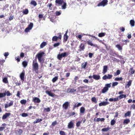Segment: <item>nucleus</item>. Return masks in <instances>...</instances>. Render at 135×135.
<instances>
[{
	"mask_svg": "<svg viewBox=\"0 0 135 135\" xmlns=\"http://www.w3.org/2000/svg\"><path fill=\"white\" fill-rule=\"evenodd\" d=\"M68 55L67 52H63L61 54H58L57 55V58L59 60H61L62 57H65Z\"/></svg>",
	"mask_w": 135,
	"mask_h": 135,
	"instance_id": "nucleus-1",
	"label": "nucleus"
},
{
	"mask_svg": "<svg viewBox=\"0 0 135 135\" xmlns=\"http://www.w3.org/2000/svg\"><path fill=\"white\" fill-rule=\"evenodd\" d=\"M44 54L45 53L44 52H42L39 53L36 56H37L39 61L40 62H41L42 61V57Z\"/></svg>",
	"mask_w": 135,
	"mask_h": 135,
	"instance_id": "nucleus-2",
	"label": "nucleus"
},
{
	"mask_svg": "<svg viewBox=\"0 0 135 135\" xmlns=\"http://www.w3.org/2000/svg\"><path fill=\"white\" fill-rule=\"evenodd\" d=\"M108 2V1L107 0H103L98 4L97 6H102L104 7L107 5Z\"/></svg>",
	"mask_w": 135,
	"mask_h": 135,
	"instance_id": "nucleus-3",
	"label": "nucleus"
},
{
	"mask_svg": "<svg viewBox=\"0 0 135 135\" xmlns=\"http://www.w3.org/2000/svg\"><path fill=\"white\" fill-rule=\"evenodd\" d=\"M32 66L33 69L35 71L38 70V64L37 62L35 63L34 61H33V62Z\"/></svg>",
	"mask_w": 135,
	"mask_h": 135,
	"instance_id": "nucleus-4",
	"label": "nucleus"
},
{
	"mask_svg": "<svg viewBox=\"0 0 135 135\" xmlns=\"http://www.w3.org/2000/svg\"><path fill=\"white\" fill-rule=\"evenodd\" d=\"M112 76L113 75H112L108 74L107 75H105L104 76L102 77V79L104 80H105L107 79H110Z\"/></svg>",
	"mask_w": 135,
	"mask_h": 135,
	"instance_id": "nucleus-5",
	"label": "nucleus"
},
{
	"mask_svg": "<svg viewBox=\"0 0 135 135\" xmlns=\"http://www.w3.org/2000/svg\"><path fill=\"white\" fill-rule=\"evenodd\" d=\"M11 113H6L5 114L3 115L2 118L3 120L9 117Z\"/></svg>",
	"mask_w": 135,
	"mask_h": 135,
	"instance_id": "nucleus-6",
	"label": "nucleus"
},
{
	"mask_svg": "<svg viewBox=\"0 0 135 135\" xmlns=\"http://www.w3.org/2000/svg\"><path fill=\"white\" fill-rule=\"evenodd\" d=\"M87 43L88 45H90L91 46H93L95 47H97L98 45L96 44H93L90 40H89L87 41Z\"/></svg>",
	"mask_w": 135,
	"mask_h": 135,
	"instance_id": "nucleus-7",
	"label": "nucleus"
},
{
	"mask_svg": "<svg viewBox=\"0 0 135 135\" xmlns=\"http://www.w3.org/2000/svg\"><path fill=\"white\" fill-rule=\"evenodd\" d=\"M84 88V86H80L78 87L77 89H78V90L79 91L80 93H82L83 92L85 91V90L83 89Z\"/></svg>",
	"mask_w": 135,
	"mask_h": 135,
	"instance_id": "nucleus-8",
	"label": "nucleus"
},
{
	"mask_svg": "<svg viewBox=\"0 0 135 135\" xmlns=\"http://www.w3.org/2000/svg\"><path fill=\"white\" fill-rule=\"evenodd\" d=\"M32 101L34 103H40L41 102V100L38 98L34 97Z\"/></svg>",
	"mask_w": 135,
	"mask_h": 135,
	"instance_id": "nucleus-9",
	"label": "nucleus"
},
{
	"mask_svg": "<svg viewBox=\"0 0 135 135\" xmlns=\"http://www.w3.org/2000/svg\"><path fill=\"white\" fill-rule=\"evenodd\" d=\"M74 124L72 121H71L68 123V127L69 129H71L74 127Z\"/></svg>",
	"mask_w": 135,
	"mask_h": 135,
	"instance_id": "nucleus-10",
	"label": "nucleus"
},
{
	"mask_svg": "<svg viewBox=\"0 0 135 135\" xmlns=\"http://www.w3.org/2000/svg\"><path fill=\"white\" fill-rule=\"evenodd\" d=\"M69 105V103L68 102H67L65 103L63 105V107L65 109H67Z\"/></svg>",
	"mask_w": 135,
	"mask_h": 135,
	"instance_id": "nucleus-11",
	"label": "nucleus"
},
{
	"mask_svg": "<svg viewBox=\"0 0 135 135\" xmlns=\"http://www.w3.org/2000/svg\"><path fill=\"white\" fill-rule=\"evenodd\" d=\"M109 104V103L107 102H103L100 103L99 104V106H105Z\"/></svg>",
	"mask_w": 135,
	"mask_h": 135,
	"instance_id": "nucleus-12",
	"label": "nucleus"
},
{
	"mask_svg": "<svg viewBox=\"0 0 135 135\" xmlns=\"http://www.w3.org/2000/svg\"><path fill=\"white\" fill-rule=\"evenodd\" d=\"M100 76L99 75H93V78L96 80H99L100 79Z\"/></svg>",
	"mask_w": 135,
	"mask_h": 135,
	"instance_id": "nucleus-13",
	"label": "nucleus"
},
{
	"mask_svg": "<svg viewBox=\"0 0 135 135\" xmlns=\"http://www.w3.org/2000/svg\"><path fill=\"white\" fill-rule=\"evenodd\" d=\"M25 73L24 71H23L20 74V78L21 80L23 81H24V80Z\"/></svg>",
	"mask_w": 135,
	"mask_h": 135,
	"instance_id": "nucleus-14",
	"label": "nucleus"
},
{
	"mask_svg": "<svg viewBox=\"0 0 135 135\" xmlns=\"http://www.w3.org/2000/svg\"><path fill=\"white\" fill-rule=\"evenodd\" d=\"M55 2L56 3L61 5L64 2L63 0H56Z\"/></svg>",
	"mask_w": 135,
	"mask_h": 135,
	"instance_id": "nucleus-15",
	"label": "nucleus"
},
{
	"mask_svg": "<svg viewBox=\"0 0 135 135\" xmlns=\"http://www.w3.org/2000/svg\"><path fill=\"white\" fill-rule=\"evenodd\" d=\"M46 93L50 96L52 97H53L54 96V94L50 91H46Z\"/></svg>",
	"mask_w": 135,
	"mask_h": 135,
	"instance_id": "nucleus-16",
	"label": "nucleus"
},
{
	"mask_svg": "<svg viewBox=\"0 0 135 135\" xmlns=\"http://www.w3.org/2000/svg\"><path fill=\"white\" fill-rule=\"evenodd\" d=\"M76 91V89L74 88L73 89L68 88L67 89V91L68 93H73Z\"/></svg>",
	"mask_w": 135,
	"mask_h": 135,
	"instance_id": "nucleus-17",
	"label": "nucleus"
},
{
	"mask_svg": "<svg viewBox=\"0 0 135 135\" xmlns=\"http://www.w3.org/2000/svg\"><path fill=\"white\" fill-rule=\"evenodd\" d=\"M132 80H130L127 83V84L126 85V88L127 87V88H129V86H130L132 84Z\"/></svg>",
	"mask_w": 135,
	"mask_h": 135,
	"instance_id": "nucleus-18",
	"label": "nucleus"
},
{
	"mask_svg": "<svg viewBox=\"0 0 135 135\" xmlns=\"http://www.w3.org/2000/svg\"><path fill=\"white\" fill-rule=\"evenodd\" d=\"M108 69V67L107 66H103V73L105 74L107 71Z\"/></svg>",
	"mask_w": 135,
	"mask_h": 135,
	"instance_id": "nucleus-19",
	"label": "nucleus"
},
{
	"mask_svg": "<svg viewBox=\"0 0 135 135\" xmlns=\"http://www.w3.org/2000/svg\"><path fill=\"white\" fill-rule=\"evenodd\" d=\"M130 24L131 27H134V26L135 22L134 20H131L130 21Z\"/></svg>",
	"mask_w": 135,
	"mask_h": 135,
	"instance_id": "nucleus-20",
	"label": "nucleus"
},
{
	"mask_svg": "<svg viewBox=\"0 0 135 135\" xmlns=\"http://www.w3.org/2000/svg\"><path fill=\"white\" fill-rule=\"evenodd\" d=\"M118 99H120L123 98H126V95L122 94L118 97Z\"/></svg>",
	"mask_w": 135,
	"mask_h": 135,
	"instance_id": "nucleus-21",
	"label": "nucleus"
},
{
	"mask_svg": "<svg viewBox=\"0 0 135 135\" xmlns=\"http://www.w3.org/2000/svg\"><path fill=\"white\" fill-rule=\"evenodd\" d=\"M105 120V119L104 118H97L95 120V121H97V122H99V121H101V122H103Z\"/></svg>",
	"mask_w": 135,
	"mask_h": 135,
	"instance_id": "nucleus-22",
	"label": "nucleus"
},
{
	"mask_svg": "<svg viewBox=\"0 0 135 135\" xmlns=\"http://www.w3.org/2000/svg\"><path fill=\"white\" fill-rule=\"evenodd\" d=\"M28 64V62L26 61H24L22 62V65L23 66L24 68H26Z\"/></svg>",
	"mask_w": 135,
	"mask_h": 135,
	"instance_id": "nucleus-23",
	"label": "nucleus"
},
{
	"mask_svg": "<svg viewBox=\"0 0 135 135\" xmlns=\"http://www.w3.org/2000/svg\"><path fill=\"white\" fill-rule=\"evenodd\" d=\"M130 122V120L129 119H126L124 120L123 122L124 124H127Z\"/></svg>",
	"mask_w": 135,
	"mask_h": 135,
	"instance_id": "nucleus-24",
	"label": "nucleus"
},
{
	"mask_svg": "<svg viewBox=\"0 0 135 135\" xmlns=\"http://www.w3.org/2000/svg\"><path fill=\"white\" fill-rule=\"evenodd\" d=\"M108 90V89H107L106 87H104L102 90V93H104L106 92Z\"/></svg>",
	"mask_w": 135,
	"mask_h": 135,
	"instance_id": "nucleus-25",
	"label": "nucleus"
},
{
	"mask_svg": "<svg viewBox=\"0 0 135 135\" xmlns=\"http://www.w3.org/2000/svg\"><path fill=\"white\" fill-rule=\"evenodd\" d=\"M81 105V103H76L74 105V106L73 109H74L76 107H78Z\"/></svg>",
	"mask_w": 135,
	"mask_h": 135,
	"instance_id": "nucleus-26",
	"label": "nucleus"
},
{
	"mask_svg": "<svg viewBox=\"0 0 135 135\" xmlns=\"http://www.w3.org/2000/svg\"><path fill=\"white\" fill-rule=\"evenodd\" d=\"M47 45V43L46 42H42L40 45V48H43L45 46Z\"/></svg>",
	"mask_w": 135,
	"mask_h": 135,
	"instance_id": "nucleus-27",
	"label": "nucleus"
},
{
	"mask_svg": "<svg viewBox=\"0 0 135 135\" xmlns=\"http://www.w3.org/2000/svg\"><path fill=\"white\" fill-rule=\"evenodd\" d=\"M129 72L130 73V75H132L134 73L135 70L133 69V68H132L130 69Z\"/></svg>",
	"mask_w": 135,
	"mask_h": 135,
	"instance_id": "nucleus-28",
	"label": "nucleus"
},
{
	"mask_svg": "<svg viewBox=\"0 0 135 135\" xmlns=\"http://www.w3.org/2000/svg\"><path fill=\"white\" fill-rule=\"evenodd\" d=\"M85 110V108L83 107H81L80 109V113H83Z\"/></svg>",
	"mask_w": 135,
	"mask_h": 135,
	"instance_id": "nucleus-29",
	"label": "nucleus"
},
{
	"mask_svg": "<svg viewBox=\"0 0 135 135\" xmlns=\"http://www.w3.org/2000/svg\"><path fill=\"white\" fill-rule=\"evenodd\" d=\"M87 65V62H85L83 63L81 65V67L82 68L85 69Z\"/></svg>",
	"mask_w": 135,
	"mask_h": 135,
	"instance_id": "nucleus-30",
	"label": "nucleus"
},
{
	"mask_svg": "<svg viewBox=\"0 0 135 135\" xmlns=\"http://www.w3.org/2000/svg\"><path fill=\"white\" fill-rule=\"evenodd\" d=\"M80 49L81 50H84V45L82 43L81 44L80 46Z\"/></svg>",
	"mask_w": 135,
	"mask_h": 135,
	"instance_id": "nucleus-31",
	"label": "nucleus"
},
{
	"mask_svg": "<svg viewBox=\"0 0 135 135\" xmlns=\"http://www.w3.org/2000/svg\"><path fill=\"white\" fill-rule=\"evenodd\" d=\"M110 129V128L109 127L107 128H104L102 129V131L103 132H107Z\"/></svg>",
	"mask_w": 135,
	"mask_h": 135,
	"instance_id": "nucleus-32",
	"label": "nucleus"
},
{
	"mask_svg": "<svg viewBox=\"0 0 135 135\" xmlns=\"http://www.w3.org/2000/svg\"><path fill=\"white\" fill-rule=\"evenodd\" d=\"M63 5L62 6V9H65L66 8V2H64L63 3Z\"/></svg>",
	"mask_w": 135,
	"mask_h": 135,
	"instance_id": "nucleus-33",
	"label": "nucleus"
},
{
	"mask_svg": "<svg viewBox=\"0 0 135 135\" xmlns=\"http://www.w3.org/2000/svg\"><path fill=\"white\" fill-rule=\"evenodd\" d=\"M131 112L130 111H128L124 114V116L125 117L129 116L131 115Z\"/></svg>",
	"mask_w": 135,
	"mask_h": 135,
	"instance_id": "nucleus-34",
	"label": "nucleus"
},
{
	"mask_svg": "<svg viewBox=\"0 0 135 135\" xmlns=\"http://www.w3.org/2000/svg\"><path fill=\"white\" fill-rule=\"evenodd\" d=\"M33 26V24L32 23H31L28 25V28H29L30 30H31Z\"/></svg>",
	"mask_w": 135,
	"mask_h": 135,
	"instance_id": "nucleus-35",
	"label": "nucleus"
},
{
	"mask_svg": "<svg viewBox=\"0 0 135 135\" xmlns=\"http://www.w3.org/2000/svg\"><path fill=\"white\" fill-rule=\"evenodd\" d=\"M105 35V33L104 32H102L99 33L98 34V36L100 37H102L104 36Z\"/></svg>",
	"mask_w": 135,
	"mask_h": 135,
	"instance_id": "nucleus-36",
	"label": "nucleus"
},
{
	"mask_svg": "<svg viewBox=\"0 0 135 135\" xmlns=\"http://www.w3.org/2000/svg\"><path fill=\"white\" fill-rule=\"evenodd\" d=\"M42 120V119H37L34 122V123H36L41 121Z\"/></svg>",
	"mask_w": 135,
	"mask_h": 135,
	"instance_id": "nucleus-37",
	"label": "nucleus"
},
{
	"mask_svg": "<svg viewBox=\"0 0 135 135\" xmlns=\"http://www.w3.org/2000/svg\"><path fill=\"white\" fill-rule=\"evenodd\" d=\"M116 48H117L119 50H122V47L119 44H117L115 46Z\"/></svg>",
	"mask_w": 135,
	"mask_h": 135,
	"instance_id": "nucleus-38",
	"label": "nucleus"
},
{
	"mask_svg": "<svg viewBox=\"0 0 135 135\" xmlns=\"http://www.w3.org/2000/svg\"><path fill=\"white\" fill-rule=\"evenodd\" d=\"M4 93H6V95H7V96H10L11 95V94L8 91L6 90Z\"/></svg>",
	"mask_w": 135,
	"mask_h": 135,
	"instance_id": "nucleus-39",
	"label": "nucleus"
},
{
	"mask_svg": "<svg viewBox=\"0 0 135 135\" xmlns=\"http://www.w3.org/2000/svg\"><path fill=\"white\" fill-rule=\"evenodd\" d=\"M6 96V94L4 93H0V98L4 97Z\"/></svg>",
	"mask_w": 135,
	"mask_h": 135,
	"instance_id": "nucleus-40",
	"label": "nucleus"
},
{
	"mask_svg": "<svg viewBox=\"0 0 135 135\" xmlns=\"http://www.w3.org/2000/svg\"><path fill=\"white\" fill-rule=\"evenodd\" d=\"M58 39V37H57L56 36H55L53 37L52 40L53 41H56Z\"/></svg>",
	"mask_w": 135,
	"mask_h": 135,
	"instance_id": "nucleus-41",
	"label": "nucleus"
},
{
	"mask_svg": "<svg viewBox=\"0 0 135 135\" xmlns=\"http://www.w3.org/2000/svg\"><path fill=\"white\" fill-rule=\"evenodd\" d=\"M31 4L33 5L34 6H36L37 5V3L34 0L32 1L31 3Z\"/></svg>",
	"mask_w": 135,
	"mask_h": 135,
	"instance_id": "nucleus-42",
	"label": "nucleus"
},
{
	"mask_svg": "<svg viewBox=\"0 0 135 135\" xmlns=\"http://www.w3.org/2000/svg\"><path fill=\"white\" fill-rule=\"evenodd\" d=\"M58 78L57 76H56L54 78L52 79V81L53 82H55L58 79Z\"/></svg>",
	"mask_w": 135,
	"mask_h": 135,
	"instance_id": "nucleus-43",
	"label": "nucleus"
},
{
	"mask_svg": "<svg viewBox=\"0 0 135 135\" xmlns=\"http://www.w3.org/2000/svg\"><path fill=\"white\" fill-rule=\"evenodd\" d=\"M3 81L5 83H8L7 78L6 77L4 78L3 79Z\"/></svg>",
	"mask_w": 135,
	"mask_h": 135,
	"instance_id": "nucleus-44",
	"label": "nucleus"
},
{
	"mask_svg": "<svg viewBox=\"0 0 135 135\" xmlns=\"http://www.w3.org/2000/svg\"><path fill=\"white\" fill-rule=\"evenodd\" d=\"M116 122L115 120L114 119L111 120L110 122V124L112 126L114 125Z\"/></svg>",
	"mask_w": 135,
	"mask_h": 135,
	"instance_id": "nucleus-45",
	"label": "nucleus"
},
{
	"mask_svg": "<svg viewBox=\"0 0 135 135\" xmlns=\"http://www.w3.org/2000/svg\"><path fill=\"white\" fill-rule=\"evenodd\" d=\"M91 100L92 102H94L95 103L97 102L96 98L95 97H94L92 98H91Z\"/></svg>",
	"mask_w": 135,
	"mask_h": 135,
	"instance_id": "nucleus-46",
	"label": "nucleus"
},
{
	"mask_svg": "<svg viewBox=\"0 0 135 135\" xmlns=\"http://www.w3.org/2000/svg\"><path fill=\"white\" fill-rule=\"evenodd\" d=\"M26 100H21L20 103L21 104H25L26 103Z\"/></svg>",
	"mask_w": 135,
	"mask_h": 135,
	"instance_id": "nucleus-47",
	"label": "nucleus"
},
{
	"mask_svg": "<svg viewBox=\"0 0 135 135\" xmlns=\"http://www.w3.org/2000/svg\"><path fill=\"white\" fill-rule=\"evenodd\" d=\"M23 12L24 13V14L26 15H27L28 13V10L27 9H26L23 11Z\"/></svg>",
	"mask_w": 135,
	"mask_h": 135,
	"instance_id": "nucleus-48",
	"label": "nucleus"
},
{
	"mask_svg": "<svg viewBox=\"0 0 135 135\" xmlns=\"http://www.w3.org/2000/svg\"><path fill=\"white\" fill-rule=\"evenodd\" d=\"M111 83H109V84H106L105 85V87H106L108 89L109 88H110L111 86Z\"/></svg>",
	"mask_w": 135,
	"mask_h": 135,
	"instance_id": "nucleus-49",
	"label": "nucleus"
},
{
	"mask_svg": "<svg viewBox=\"0 0 135 135\" xmlns=\"http://www.w3.org/2000/svg\"><path fill=\"white\" fill-rule=\"evenodd\" d=\"M122 79L123 78L122 77L116 78H115L114 80L115 81H119L122 80Z\"/></svg>",
	"mask_w": 135,
	"mask_h": 135,
	"instance_id": "nucleus-50",
	"label": "nucleus"
},
{
	"mask_svg": "<svg viewBox=\"0 0 135 135\" xmlns=\"http://www.w3.org/2000/svg\"><path fill=\"white\" fill-rule=\"evenodd\" d=\"M21 116L23 117H26L28 116V114L25 113H23L21 114Z\"/></svg>",
	"mask_w": 135,
	"mask_h": 135,
	"instance_id": "nucleus-51",
	"label": "nucleus"
},
{
	"mask_svg": "<svg viewBox=\"0 0 135 135\" xmlns=\"http://www.w3.org/2000/svg\"><path fill=\"white\" fill-rule=\"evenodd\" d=\"M122 42H124V45H127V42H129V41L127 40H122Z\"/></svg>",
	"mask_w": 135,
	"mask_h": 135,
	"instance_id": "nucleus-52",
	"label": "nucleus"
},
{
	"mask_svg": "<svg viewBox=\"0 0 135 135\" xmlns=\"http://www.w3.org/2000/svg\"><path fill=\"white\" fill-rule=\"evenodd\" d=\"M118 84V83L117 82H113L112 83V86L113 87H114L117 85Z\"/></svg>",
	"mask_w": 135,
	"mask_h": 135,
	"instance_id": "nucleus-53",
	"label": "nucleus"
},
{
	"mask_svg": "<svg viewBox=\"0 0 135 135\" xmlns=\"http://www.w3.org/2000/svg\"><path fill=\"white\" fill-rule=\"evenodd\" d=\"M59 133L60 135H66L65 133L63 131H60Z\"/></svg>",
	"mask_w": 135,
	"mask_h": 135,
	"instance_id": "nucleus-54",
	"label": "nucleus"
},
{
	"mask_svg": "<svg viewBox=\"0 0 135 135\" xmlns=\"http://www.w3.org/2000/svg\"><path fill=\"white\" fill-rule=\"evenodd\" d=\"M60 45V43L59 42L55 43L54 44V47H56Z\"/></svg>",
	"mask_w": 135,
	"mask_h": 135,
	"instance_id": "nucleus-55",
	"label": "nucleus"
},
{
	"mask_svg": "<svg viewBox=\"0 0 135 135\" xmlns=\"http://www.w3.org/2000/svg\"><path fill=\"white\" fill-rule=\"evenodd\" d=\"M44 110L46 112H50V110L49 108L48 107L47 108H45Z\"/></svg>",
	"mask_w": 135,
	"mask_h": 135,
	"instance_id": "nucleus-56",
	"label": "nucleus"
},
{
	"mask_svg": "<svg viewBox=\"0 0 135 135\" xmlns=\"http://www.w3.org/2000/svg\"><path fill=\"white\" fill-rule=\"evenodd\" d=\"M120 73V71L119 70H118L116 72V73L115 74V76L117 75H119Z\"/></svg>",
	"mask_w": 135,
	"mask_h": 135,
	"instance_id": "nucleus-57",
	"label": "nucleus"
},
{
	"mask_svg": "<svg viewBox=\"0 0 135 135\" xmlns=\"http://www.w3.org/2000/svg\"><path fill=\"white\" fill-rule=\"evenodd\" d=\"M135 109V104H133V105H131L130 107L131 109Z\"/></svg>",
	"mask_w": 135,
	"mask_h": 135,
	"instance_id": "nucleus-58",
	"label": "nucleus"
},
{
	"mask_svg": "<svg viewBox=\"0 0 135 135\" xmlns=\"http://www.w3.org/2000/svg\"><path fill=\"white\" fill-rule=\"evenodd\" d=\"M81 123V122L80 121H78L76 123V126L77 127H79L80 124Z\"/></svg>",
	"mask_w": 135,
	"mask_h": 135,
	"instance_id": "nucleus-59",
	"label": "nucleus"
},
{
	"mask_svg": "<svg viewBox=\"0 0 135 135\" xmlns=\"http://www.w3.org/2000/svg\"><path fill=\"white\" fill-rule=\"evenodd\" d=\"M57 122L56 121H55L53 122H52V126H55L57 124Z\"/></svg>",
	"mask_w": 135,
	"mask_h": 135,
	"instance_id": "nucleus-60",
	"label": "nucleus"
},
{
	"mask_svg": "<svg viewBox=\"0 0 135 135\" xmlns=\"http://www.w3.org/2000/svg\"><path fill=\"white\" fill-rule=\"evenodd\" d=\"M83 36V35H79L77 36H76V37H77L79 39L81 40Z\"/></svg>",
	"mask_w": 135,
	"mask_h": 135,
	"instance_id": "nucleus-61",
	"label": "nucleus"
},
{
	"mask_svg": "<svg viewBox=\"0 0 135 135\" xmlns=\"http://www.w3.org/2000/svg\"><path fill=\"white\" fill-rule=\"evenodd\" d=\"M61 14V12L59 11H57L56 12V16H59Z\"/></svg>",
	"mask_w": 135,
	"mask_h": 135,
	"instance_id": "nucleus-62",
	"label": "nucleus"
},
{
	"mask_svg": "<svg viewBox=\"0 0 135 135\" xmlns=\"http://www.w3.org/2000/svg\"><path fill=\"white\" fill-rule=\"evenodd\" d=\"M6 128L5 127H0V131H2Z\"/></svg>",
	"mask_w": 135,
	"mask_h": 135,
	"instance_id": "nucleus-63",
	"label": "nucleus"
},
{
	"mask_svg": "<svg viewBox=\"0 0 135 135\" xmlns=\"http://www.w3.org/2000/svg\"><path fill=\"white\" fill-rule=\"evenodd\" d=\"M9 53L8 52H5L4 54V55L5 57H7L9 55Z\"/></svg>",
	"mask_w": 135,
	"mask_h": 135,
	"instance_id": "nucleus-64",
	"label": "nucleus"
}]
</instances>
